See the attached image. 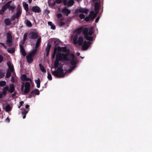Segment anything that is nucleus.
<instances>
[{"label":"nucleus","mask_w":152,"mask_h":152,"mask_svg":"<svg viewBox=\"0 0 152 152\" xmlns=\"http://www.w3.org/2000/svg\"><path fill=\"white\" fill-rule=\"evenodd\" d=\"M73 43L74 45L78 44L79 46H82V49L83 50H86L88 48L91 44L90 41H85L84 42L83 37L80 36L78 38L77 34H75L73 37Z\"/></svg>","instance_id":"obj_1"},{"label":"nucleus","mask_w":152,"mask_h":152,"mask_svg":"<svg viewBox=\"0 0 152 152\" xmlns=\"http://www.w3.org/2000/svg\"><path fill=\"white\" fill-rule=\"evenodd\" d=\"M70 54L61 53L58 52L56 55V60L54 63V66L55 68L58 67L59 62L63 60L68 61L70 60Z\"/></svg>","instance_id":"obj_2"},{"label":"nucleus","mask_w":152,"mask_h":152,"mask_svg":"<svg viewBox=\"0 0 152 152\" xmlns=\"http://www.w3.org/2000/svg\"><path fill=\"white\" fill-rule=\"evenodd\" d=\"M82 32L87 40L90 41H92L93 40L94 37L90 36L92 35L93 33V28L92 27L90 28L89 30L87 28H83Z\"/></svg>","instance_id":"obj_3"},{"label":"nucleus","mask_w":152,"mask_h":152,"mask_svg":"<svg viewBox=\"0 0 152 152\" xmlns=\"http://www.w3.org/2000/svg\"><path fill=\"white\" fill-rule=\"evenodd\" d=\"M63 69L61 67H58L56 70L52 72V74L58 78L64 77L65 75Z\"/></svg>","instance_id":"obj_4"},{"label":"nucleus","mask_w":152,"mask_h":152,"mask_svg":"<svg viewBox=\"0 0 152 152\" xmlns=\"http://www.w3.org/2000/svg\"><path fill=\"white\" fill-rule=\"evenodd\" d=\"M75 56L73 54H70V63L71 64L72 66H70V69H68V71L71 72L76 66V61L74 59Z\"/></svg>","instance_id":"obj_5"},{"label":"nucleus","mask_w":152,"mask_h":152,"mask_svg":"<svg viewBox=\"0 0 152 152\" xmlns=\"http://www.w3.org/2000/svg\"><path fill=\"white\" fill-rule=\"evenodd\" d=\"M6 44L7 46L11 47L12 45V38L11 34L10 32L7 33Z\"/></svg>","instance_id":"obj_6"},{"label":"nucleus","mask_w":152,"mask_h":152,"mask_svg":"<svg viewBox=\"0 0 152 152\" xmlns=\"http://www.w3.org/2000/svg\"><path fill=\"white\" fill-rule=\"evenodd\" d=\"M38 37V33L36 32H31L29 34V37L32 39H37Z\"/></svg>","instance_id":"obj_7"},{"label":"nucleus","mask_w":152,"mask_h":152,"mask_svg":"<svg viewBox=\"0 0 152 152\" xmlns=\"http://www.w3.org/2000/svg\"><path fill=\"white\" fill-rule=\"evenodd\" d=\"M39 92L38 89H36L33 90L28 95V98H31L33 96L34 94L36 95H39Z\"/></svg>","instance_id":"obj_8"},{"label":"nucleus","mask_w":152,"mask_h":152,"mask_svg":"<svg viewBox=\"0 0 152 152\" xmlns=\"http://www.w3.org/2000/svg\"><path fill=\"white\" fill-rule=\"evenodd\" d=\"M58 52L59 51L63 52L64 53H69L70 52V50L69 49H67L66 47H60V46H58Z\"/></svg>","instance_id":"obj_9"},{"label":"nucleus","mask_w":152,"mask_h":152,"mask_svg":"<svg viewBox=\"0 0 152 152\" xmlns=\"http://www.w3.org/2000/svg\"><path fill=\"white\" fill-rule=\"evenodd\" d=\"M8 2L3 6L1 10H0V15H3L4 14V12L8 8Z\"/></svg>","instance_id":"obj_10"},{"label":"nucleus","mask_w":152,"mask_h":152,"mask_svg":"<svg viewBox=\"0 0 152 152\" xmlns=\"http://www.w3.org/2000/svg\"><path fill=\"white\" fill-rule=\"evenodd\" d=\"M78 11L80 13L83 12L87 14L88 12V10L86 8L80 7L78 9H77L75 10L76 13Z\"/></svg>","instance_id":"obj_11"},{"label":"nucleus","mask_w":152,"mask_h":152,"mask_svg":"<svg viewBox=\"0 0 152 152\" xmlns=\"http://www.w3.org/2000/svg\"><path fill=\"white\" fill-rule=\"evenodd\" d=\"M12 1H10L8 2V9L9 10H11L12 11V12H13L14 11V10L15 9H16V6H15V4H12L11 6L10 5V4L12 2Z\"/></svg>","instance_id":"obj_12"},{"label":"nucleus","mask_w":152,"mask_h":152,"mask_svg":"<svg viewBox=\"0 0 152 152\" xmlns=\"http://www.w3.org/2000/svg\"><path fill=\"white\" fill-rule=\"evenodd\" d=\"M70 12V11L66 7H64L62 10L63 14L66 16H68Z\"/></svg>","instance_id":"obj_13"},{"label":"nucleus","mask_w":152,"mask_h":152,"mask_svg":"<svg viewBox=\"0 0 152 152\" xmlns=\"http://www.w3.org/2000/svg\"><path fill=\"white\" fill-rule=\"evenodd\" d=\"M31 10L32 12L35 13H39L41 11L40 8L37 6L33 7L31 8Z\"/></svg>","instance_id":"obj_14"},{"label":"nucleus","mask_w":152,"mask_h":152,"mask_svg":"<svg viewBox=\"0 0 152 152\" xmlns=\"http://www.w3.org/2000/svg\"><path fill=\"white\" fill-rule=\"evenodd\" d=\"M94 11H99L100 9L101 4L100 1L99 2H96L94 4Z\"/></svg>","instance_id":"obj_15"},{"label":"nucleus","mask_w":152,"mask_h":152,"mask_svg":"<svg viewBox=\"0 0 152 152\" xmlns=\"http://www.w3.org/2000/svg\"><path fill=\"white\" fill-rule=\"evenodd\" d=\"M23 8L24 10H26V12H28L29 13V14L31 15L32 13H31L30 11H28V5L27 3H26L25 2H23Z\"/></svg>","instance_id":"obj_16"},{"label":"nucleus","mask_w":152,"mask_h":152,"mask_svg":"<svg viewBox=\"0 0 152 152\" xmlns=\"http://www.w3.org/2000/svg\"><path fill=\"white\" fill-rule=\"evenodd\" d=\"M10 88L8 87V90H7L10 93H12L15 91V88L13 84H11L9 86Z\"/></svg>","instance_id":"obj_17"},{"label":"nucleus","mask_w":152,"mask_h":152,"mask_svg":"<svg viewBox=\"0 0 152 152\" xmlns=\"http://www.w3.org/2000/svg\"><path fill=\"white\" fill-rule=\"evenodd\" d=\"M33 57L30 56V54H28L26 56V58L27 62L29 63H31L33 61Z\"/></svg>","instance_id":"obj_18"},{"label":"nucleus","mask_w":152,"mask_h":152,"mask_svg":"<svg viewBox=\"0 0 152 152\" xmlns=\"http://www.w3.org/2000/svg\"><path fill=\"white\" fill-rule=\"evenodd\" d=\"M41 42V37L39 36L38 37V39L37 40V41L36 43V45L35 47V48L37 49L39 47V46L40 45Z\"/></svg>","instance_id":"obj_19"},{"label":"nucleus","mask_w":152,"mask_h":152,"mask_svg":"<svg viewBox=\"0 0 152 152\" xmlns=\"http://www.w3.org/2000/svg\"><path fill=\"white\" fill-rule=\"evenodd\" d=\"M20 51L22 55L24 56H26V53L24 50V47L22 45H20Z\"/></svg>","instance_id":"obj_20"},{"label":"nucleus","mask_w":152,"mask_h":152,"mask_svg":"<svg viewBox=\"0 0 152 152\" xmlns=\"http://www.w3.org/2000/svg\"><path fill=\"white\" fill-rule=\"evenodd\" d=\"M66 23V21L64 19V18H62L58 22V24L60 26H62L64 25Z\"/></svg>","instance_id":"obj_21"},{"label":"nucleus","mask_w":152,"mask_h":152,"mask_svg":"<svg viewBox=\"0 0 152 152\" xmlns=\"http://www.w3.org/2000/svg\"><path fill=\"white\" fill-rule=\"evenodd\" d=\"M83 27H81L77 29H76L75 31V33H76L77 35L80 34L82 32V30H83ZM78 36V35H77Z\"/></svg>","instance_id":"obj_22"},{"label":"nucleus","mask_w":152,"mask_h":152,"mask_svg":"<svg viewBox=\"0 0 152 152\" xmlns=\"http://www.w3.org/2000/svg\"><path fill=\"white\" fill-rule=\"evenodd\" d=\"M8 90V86H6L3 88L2 93L3 95L5 96L6 95L7 91H8L7 90Z\"/></svg>","instance_id":"obj_23"},{"label":"nucleus","mask_w":152,"mask_h":152,"mask_svg":"<svg viewBox=\"0 0 152 152\" xmlns=\"http://www.w3.org/2000/svg\"><path fill=\"white\" fill-rule=\"evenodd\" d=\"M37 51V49L35 48V49L29 53L28 54H30V56L34 57V56L36 54Z\"/></svg>","instance_id":"obj_24"},{"label":"nucleus","mask_w":152,"mask_h":152,"mask_svg":"<svg viewBox=\"0 0 152 152\" xmlns=\"http://www.w3.org/2000/svg\"><path fill=\"white\" fill-rule=\"evenodd\" d=\"M27 33H25L24 34L23 36V41L22 42V45H23L24 43H25V42L26 41V40L27 39Z\"/></svg>","instance_id":"obj_25"},{"label":"nucleus","mask_w":152,"mask_h":152,"mask_svg":"<svg viewBox=\"0 0 152 152\" xmlns=\"http://www.w3.org/2000/svg\"><path fill=\"white\" fill-rule=\"evenodd\" d=\"M7 64L9 67V69L10 70L11 72H13L14 71V69L13 66H11V64L10 62H8L7 63Z\"/></svg>","instance_id":"obj_26"},{"label":"nucleus","mask_w":152,"mask_h":152,"mask_svg":"<svg viewBox=\"0 0 152 152\" xmlns=\"http://www.w3.org/2000/svg\"><path fill=\"white\" fill-rule=\"evenodd\" d=\"M5 109L6 112H8L11 110L12 108L9 104H7L6 106Z\"/></svg>","instance_id":"obj_27"},{"label":"nucleus","mask_w":152,"mask_h":152,"mask_svg":"<svg viewBox=\"0 0 152 152\" xmlns=\"http://www.w3.org/2000/svg\"><path fill=\"white\" fill-rule=\"evenodd\" d=\"M4 23L6 26L10 25L11 23V21L9 18H6L4 20Z\"/></svg>","instance_id":"obj_28"},{"label":"nucleus","mask_w":152,"mask_h":152,"mask_svg":"<svg viewBox=\"0 0 152 152\" xmlns=\"http://www.w3.org/2000/svg\"><path fill=\"white\" fill-rule=\"evenodd\" d=\"M39 66L42 72L45 73L46 72L45 69V68L41 64H39Z\"/></svg>","instance_id":"obj_29"},{"label":"nucleus","mask_w":152,"mask_h":152,"mask_svg":"<svg viewBox=\"0 0 152 152\" xmlns=\"http://www.w3.org/2000/svg\"><path fill=\"white\" fill-rule=\"evenodd\" d=\"M21 14V10L19 9L16 12L15 15V18H18L20 16Z\"/></svg>","instance_id":"obj_30"},{"label":"nucleus","mask_w":152,"mask_h":152,"mask_svg":"<svg viewBox=\"0 0 152 152\" xmlns=\"http://www.w3.org/2000/svg\"><path fill=\"white\" fill-rule=\"evenodd\" d=\"M36 83L37 84V88H39L40 87V80L39 78L37 80H35Z\"/></svg>","instance_id":"obj_31"},{"label":"nucleus","mask_w":152,"mask_h":152,"mask_svg":"<svg viewBox=\"0 0 152 152\" xmlns=\"http://www.w3.org/2000/svg\"><path fill=\"white\" fill-rule=\"evenodd\" d=\"M74 3L73 0H69L67 2V6H72Z\"/></svg>","instance_id":"obj_32"},{"label":"nucleus","mask_w":152,"mask_h":152,"mask_svg":"<svg viewBox=\"0 0 152 152\" xmlns=\"http://www.w3.org/2000/svg\"><path fill=\"white\" fill-rule=\"evenodd\" d=\"M95 15V13L93 11H91L90 12L89 16L91 18V20H93L94 19H93L92 18Z\"/></svg>","instance_id":"obj_33"},{"label":"nucleus","mask_w":152,"mask_h":152,"mask_svg":"<svg viewBox=\"0 0 152 152\" xmlns=\"http://www.w3.org/2000/svg\"><path fill=\"white\" fill-rule=\"evenodd\" d=\"M26 24L28 27H30L32 26V24L31 22L29 20H27L25 21Z\"/></svg>","instance_id":"obj_34"},{"label":"nucleus","mask_w":152,"mask_h":152,"mask_svg":"<svg viewBox=\"0 0 152 152\" xmlns=\"http://www.w3.org/2000/svg\"><path fill=\"white\" fill-rule=\"evenodd\" d=\"M30 90L29 88H25L24 90L23 93V94H25L28 93Z\"/></svg>","instance_id":"obj_35"},{"label":"nucleus","mask_w":152,"mask_h":152,"mask_svg":"<svg viewBox=\"0 0 152 152\" xmlns=\"http://www.w3.org/2000/svg\"><path fill=\"white\" fill-rule=\"evenodd\" d=\"M15 50L14 48H12L7 49V51L10 53H13L15 52Z\"/></svg>","instance_id":"obj_36"},{"label":"nucleus","mask_w":152,"mask_h":152,"mask_svg":"<svg viewBox=\"0 0 152 152\" xmlns=\"http://www.w3.org/2000/svg\"><path fill=\"white\" fill-rule=\"evenodd\" d=\"M31 85L29 82H26L25 84H24V86L25 88H29L30 87Z\"/></svg>","instance_id":"obj_37"},{"label":"nucleus","mask_w":152,"mask_h":152,"mask_svg":"<svg viewBox=\"0 0 152 152\" xmlns=\"http://www.w3.org/2000/svg\"><path fill=\"white\" fill-rule=\"evenodd\" d=\"M51 47V45L49 44H48L45 49L46 51H50V49Z\"/></svg>","instance_id":"obj_38"},{"label":"nucleus","mask_w":152,"mask_h":152,"mask_svg":"<svg viewBox=\"0 0 152 152\" xmlns=\"http://www.w3.org/2000/svg\"><path fill=\"white\" fill-rule=\"evenodd\" d=\"M11 75V72L9 71L8 70L7 72V73L6 77V78H9Z\"/></svg>","instance_id":"obj_39"},{"label":"nucleus","mask_w":152,"mask_h":152,"mask_svg":"<svg viewBox=\"0 0 152 152\" xmlns=\"http://www.w3.org/2000/svg\"><path fill=\"white\" fill-rule=\"evenodd\" d=\"M6 84V82L4 81H0V86H4Z\"/></svg>","instance_id":"obj_40"},{"label":"nucleus","mask_w":152,"mask_h":152,"mask_svg":"<svg viewBox=\"0 0 152 152\" xmlns=\"http://www.w3.org/2000/svg\"><path fill=\"white\" fill-rule=\"evenodd\" d=\"M26 75H23L21 77V79L23 81H25L26 80Z\"/></svg>","instance_id":"obj_41"},{"label":"nucleus","mask_w":152,"mask_h":152,"mask_svg":"<svg viewBox=\"0 0 152 152\" xmlns=\"http://www.w3.org/2000/svg\"><path fill=\"white\" fill-rule=\"evenodd\" d=\"M47 78L49 80H52V77L51 75L48 72V76Z\"/></svg>","instance_id":"obj_42"},{"label":"nucleus","mask_w":152,"mask_h":152,"mask_svg":"<svg viewBox=\"0 0 152 152\" xmlns=\"http://www.w3.org/2000/svg\"><path fill=\"white\" fill-rule=\"evenodd\" d=\"M4 76V73L2 72L1 70H0V79L3 78Z\"/></svg>","instance_id":"obj_43"},{"label":"nucleus","mask_w":152,"mask_h":152,"mask_svg":"<svg viewBox=\"0 0 152 152\" xmlns=\"http://www.w3.org/2000/svg\"><path fill=\"white\" fill-rule=\"evenodd\" d=\"M79 17L81 19H83L85 18V15L83 13H81L79 15Z\"/></svg>","instance_id":"obj_44"},{"label":"nucleus","mask_w":152,"mask_h":152,"mask_svg":"<svg viewBox=\"0 0 152 152\" xmlns=\"http://www.w3.org/2000/svg\"><path fill=\"white\" fill-rule=\"evenodd\" d=\"M28 111H29V110H26L25 109H24L23 110V111L22 112V114H26L28 113Z\"/></svg>","instance_id":"obj_45"},{"label":"nucleus","mask_w":152,"mask_h":152,"mask_svg":"<svg viewBox=\"0 0 152 152\" xmlns=\"http://www.w3.org/2000/svg\"><path fill=\"white\" fill-rule=\"evenodd\" d=\"M91 18L89 16L86 17L85 19V20L87 22L89 21L90 20H91Z\"/></svg>","instance_id":"obj_46"},{"label":"nucleus","mask_w":152,"mask_h":152,"mask_svg":"<svg viewBox=\"0 0 152 152\" xmlns=\"http://www.w3.org/2000/svg\"><path fill=\"white\" fill-rule=\"evenodd\" d=\"M24 87V83L23 82L22 83L21 86V91H23Z\"/></svg>","instance_id":"obj_47"},{"label":"nucleus","mask_w":152,"mask_h":152,"mask_svg":"<svg viewBox=\"0 0 152 152\" xmlns=\"http://www.w3.org/2000/svg\"><path fill=\"white\" fill-rule=\"evenodd\" d=\"M57 50L58 51V47H55L54 49L53 53L56 54L57 53H56Z\"/></svg>","instance_id":"obj_48"},{"label":"nucleus","mask_w":152,"mask_h":152,"mask_svg":"<svg viewBox=\"0 0 152 152\" xmlns=\"http://www.w3.org/2000/svg\"><path fill=\"white\" fill-rule=\"evenodd\" d=\"M57 16L58 19H60L62 18V15L61 13H59L58 14Z\"/></svg>","instance_id":"obj_49"},{"label":"nucleus","mask_w":152,"mask_h":152,"mask_svg":"<svg viewBox=\"0 0 152 152\" xmlns=\"http://www.w3.org/2000/svg\"><path fill=\"white\" fill-rule=\"evenodd\" d=\"M50 26L51 28L52 29L55 30L56 28L55 26L53 23Z\"/></svg>","instance_id":"obj_50"},{"label":"nucleus","mask_w":152,"mask_h":152,"mask_svg":"<svg viewBox=\"0 0 152 152\" xmlns=\"http://www.w3.org/2000/svg\"><path fill=\"white\" fill-rule=\"evenodd\" d=\"M3 60V56L0 54V63H1Z\"/></svg>","instance_id":"obj_51"},{"label":"nucleus","mask_w":152,"mask_h":152,"mask_svg":"<svg viewBox=\"0 0 152 152\" xmlns=\"http://www.w3.org/2000/svg\"><path fill=\"white\" fill-rule=\"evenodd\" d=\"M15 18H15V15H13L11 17V20L12 21L14 20Z\"/></svg>","instance_id":"obj_52"},{"label":"nucleus","mask_w":152,"mask_h":152,"mask_svg":"<svg viewBox=\"0 0 152 152\" xmlns=\"http://www.w3.org/2000/svg\"><path fill=\"white\" fill-rule=\"evenodd\" d=\"M67 0H64L63 1V3L64 5H67Z\"/></svg>","instance_id":"obj_53"},{"label":"nucleus","mask_w":152,"mask_h":152,"mask_svg":"<svg viewBox=\"0 0 152 152\" xmlns=\"http://www.w3.org/2000/svg\"><path fill=\"white\" fill-rule=\"evenodd\" d=\"M95 11V15L93 18H92L93 19H94L96 17L97 14L99 13V11Z\"/></svg>","instance_id":"obj_54"},{"label":"nucleus","mask_w":152,"mask_h":152,"mask_svg":"<svg viewBox=\"0 0 152 152\" xmlns=\"http://www.w3.org/2000/svg\"><path fill=\"white\" fill-rule=\"evenodd\" d=\"M100 18V16H99L96 19L95 22L96 23H97L98 22V21L99 20V18Z\"/></svg>","instance_id":"obj_55"},{"label":"nucleus","mask_w":152,"mask_h":152,"mask_svg":"<svg viewBox=\"0 0 152 152\" xmlns=\"http://www.w3.org/2000/svg\"><path fill=\"white\" fill-rule=\"evenodd\" d=\"M5 121L9 123L10 122V119L8 118L7 117L5 120Z\"/></svg>","instance_id":"obj_56"},{"label":"nucleus","mask_w":152,"mask_h":152,"mask_svg":"<svg viewBox=\"0 0 152 152\" xmlns=\"http://www.w3.org/2000/svg\"><path fill=\"white\" fill-rule=\"evenodd\" d=\"M56 2H57L58 4H60L62 2V0H56Z\"/></svg>","instance_id":"obj_57"},{"label":"nucleus","mask_w":152,"mask_h":152,"mask_svg":"<svg viewBox=\"0 0 152 152\" xmlns=\"http://www.w3.org/2000/svg\"><path fill=\"white\" fill-rule=\"evenodd\" d=\"M24 103V102L23 101H21L19 102V105L20 106H22Z\"/></svg>","instance_id":"obj_58"},{"label":"nucleus","mask_w":152,"mask_h":152,"mask_svg":"<svg viewBox=\"0 0 152 152\" xmlns=\"http://www.w3.org/2000/svg\"><path fill=\"white\" fill-rule=\"evenodd\" d=\"M48 25L50 26H51L52 24H53V23L51 21H48Z\"/></svg>","instance_id":"obj_59"},{"label":"nucleus","mask_w":152,"mask_h":152,"mask_svg":"<svg viewBox=\"0 0 152 152\" xmlns=\"http://www.w3.org/2000/svg\"><path fill=\"white\" fill-rule=\"evenodd\" d=\"M56 55V54L53 53V54H52V58H55Z\"/></svg>","instance_id":"obj_60"},{"label":"nucleus","mask_w":152,"mask_h":152,"mask_svg":"<svg viewBox=\"0 0 152 152\" xmlns=\"http://www.w3.org/2000/svg\"><path fill=\"white\" fill-rule=\"evenodd\" d=\"M17 94V93L16 92H14L12 95V97H14L16 95V94Z\"/></svg>","instance_id":"obj_61"},{"label":"nucleus","mask_w":152,"mask_h":152,"mask_svg":"<svg viewBox=\"0 0 152 152\" xmlns=\"http://www.w3.org/2000/svg\"><path fill=\"white\" fill-rule=\"evenodd\" d=\"M3 94H2V93L1 92H0V98H2L3 97Z\"/></svg>","instance_id":"obj_62"},{"label":"nucleus","mask_w":152,"mask_h":152,"mask_svg":"<svg viewBox=\"0 0 152 152\" xmlns=\"http://www.w3.org/2000/svg\"><path fill=\"white\" fill-rule=\"evenodd\" d=\"M56 3H57V4H58V3L57 2H56V1L53 2V6H55V5Z\"/></svg>","instance_id":"obj_63"},{"label":"nucleus","mask_w":152,"mask_h":152,"mask_svg":"<svg viewBox=\"0 0 152 152\" xmlns=\"http://www.w3.org/2000/svg\"><path fill=\"white\" fill-rule=\"evenodd\" d=\"M29 107V105L28 104H26L25 106V107L26 109H28Z\"/></svg>","instance_id":"obj_64"}]
</instances>
